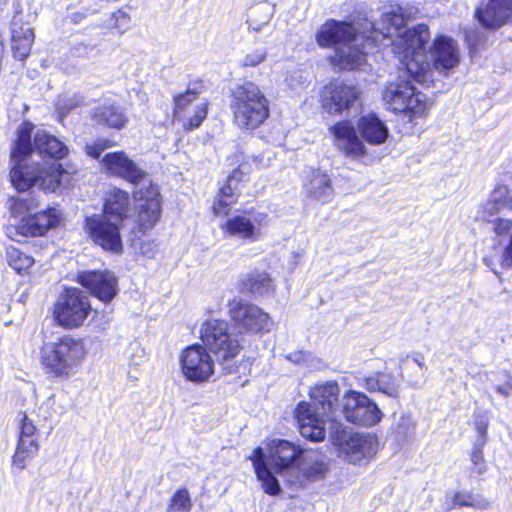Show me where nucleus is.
Instances as JSON below:
<instances>
[{"label": "nucleus", "mask_w": 512, "mask_h": 512, "mask_svg": "<svg viewBox=\"0 0 512 512\" xmlns=\"http://www.w3.org/2000/svg\"><path fill=\"white\" fill-rule=\"evenodd\" d=\"M201 343H193L181 350L180 370L192 383L202 384L215 372L214 359L221 365L236 359L244 349L240 340L230 332L226 320L208 318L199 329Z\"/></svg>", "instance_id": "1"}, {"label": "nucleus", "mask_w": 512, "mask_h": 512, "mask_svg": "<svg viewBox=\"0 0 512 512\" xmlns=\"http://www.w3.org/2000/svg\"><path fill=\"white\" fill-rule=\"evenodd\" d=\"M430 39L429 29L419 24L410 29L394 43V54L402 65L404 74L418 83L429 80L431 67L439 73H447L459 63V51L455 41L445 36H438L427 52L426 45Z\"/></svg>", "instance_id": "2"}, {"label": "nucleus", "mask_w": 512, "mask_h": 512, "mask_svg": "<svg viewBox=\"0 0 512 512\" xmlns=\"http://www.w3.org/2000/svg\"><path fill=\"white\" fill-rule=\"evenodd\" d=\"M405 23L406 19L401 7L383 13L378 23L367 18L364 24L354 22V80H371L372 69L368 63L370 51L376 47L380 37L383 39L396 37L392 42L394 52L395 41L410 30H406L403 34L399 33Z\"/></svg>", "instance_id": "3"}, {"label": "nucleus", "mask_w": 512, "mask_h": 512, "mask_svg": "<svg viewBox=\"0 0 512 512\" xmlns=\"http://www.w3.org/2000/svg\"><path fill=\"white\" fill-rule=\"evenodd\" d=\"M86 355L84 340L65 334L41 345L38 362L47 379L66 381L78 372Z\"/></svg>", "instance_id": "4"}, {"label": "nucleus", "mask_w": 512, "mask_h": 512, "mask_svg": "<svg viewBox=\"0 0 512 512\" xmlns=\"http://www.w3.org/2000/svg\"><path fill=\"white\" fill-rule=\"evenodd\" d=\"M229 98L232 123L241 131H255L270 118V101L253 81L235 85Z\"/></svg>", "instance_id": "5"}, {"label": "nucleus", "mask_w": 512, "mask_h": 512, "mask_svg": "<svg viewBox=\"0 0 512 512\" xmlns=\"http://www.w3.org/2000/svg\"><path fill=\"white\" fill-rule=\"evenodd\" d=\"M35 125L24 119L15 132L9 152L8 178L11 186L18 192H26L36 186L39 162L31 161L34 153L32 133Z\"/></svg>", "instance_id": "6"}, {"label": "nucleus", "mask_w": 512, "mask_h": 512, "mask_svg": "<svg viewBox=\"0 0 512 512\" xmlns=\"http://www.w3.org/2000/svg\"><path fill=\"white\" fill-rule=\"evenodd\" d=\"M315 41L322 49H332L326 57L335 72L352 70V21L329 18L315 33Z\"/></svg>", "instance_id": "7"}, {"label": "nucleus", "mask_w": 512, "mask_h": 512, "mask_svg": "<svg viewBox=\"0 0 512 512\" xmlns=\"http://www.w3.org/2000/svg\"><path fill=\"white\" fill-rule=\"evenodd\" d=\"M91 312L89 296L74 286H64L50 308L54 324L67 331L81 328Z\"/></svg>", "instance_id": "8"}, {"label": "nucleus", "mask_w": 512, "mask_h": 512, "mask_svg": "<svg viewBox=\"0 0 512 512\" xmlns=\"http://www.w3.org/2000/svg\"><path fill=\"white\" fill-rule=\"evenodd\" d=\"M226 306L230 332L239 340L240 336L263 335L271 330L270 315L256 304L234 297L228 300Z\"/></svg>", "instance_id": "9"}, {"label": "nucleus", "mask_w": 512, "mask_h": 512, "mask_svg": "<svg viewBox=\"0 0 512 512\" xmlns=\"http://www.w3.org/2000/svg\"><path fill=\"white\" fill-rule=\"evenodd\" d=\"M134 206L132 219L134 234L145 236L161 222L164 199L157 184L149 181L147 185L133 192Z\"/></svg>", "instance_id": "10"}, {"label": "nucleus", "mask_w": 512, "mask_h": 512, "mask_svg": "<svg viewBox=\"0 0 512 512\" xmlns=\"http://www.w3.org/2000/svg\"><path fill=\"white\" fill-rule=\"evenodd\" d=\"M122 225L98 214L86 216L83 220L87 238L105 253L113 255H121L124 251Z\"/></svg>", "instance_id": "11"}, {"label": "nucleus", "mask_w": 512, "mask_h": 512, "mask_svg": "<svg viewBox=\"0 0 512 512\" xmlns=\"http://www.w3.org/2000/svg\"><path fill=\"white\" fill-rule=\"evenodd\" d=\"M201 92L202 89L187 88L173 96L172 117L181 124L185 133L200 128L208 117L210 102L207 99L196 105L191 115H187L188 107L198 99Z\"/></svg>", "instance_id": "12"}, {"label": "nucleus", "mask_w": 512, "mask_h": 512, "mask_svg": "<svg viewBox=\"0 0 512 512\" xmlns=\"http://www.w3.org/2000/svg\"><path fill=\"white\" fill-rule=\"evenodd\" d=\"M383 100L389 110L395 113H409L412 121L425 110L421 93L408 81L389 84L383 92Z\"/></svg>", "instance_id": "13"}, {"label": "nucleus", "mask_w": 512, "mask_h": 512, "mask_svg": "<svg viewBox=\"0 0 512 512\" xmlns=\"http://www.w3.org/2000/svg\"><path fill=\"white\" fill-rule=\"evenodd\" d=\"M75 281L93 298L104 304H110L119 292L116 275L107 269L79 271Z\"/></svg>", "instance_id": "14"}, {"label": "nucleus", "mask_w": 512, "mask_h": 512, "mask_svg": "<svg viewBox=\"0 0 512 512\" xmlns=\"http://www.w3.org/2000/svg\"><path fill=\"white\" fill-rule=\"evenodd\" d=\"M62 213L53 206L23 215L15 226L18 235L25 238L45 237L51 230L61 226Z\"/></svg>", "instance_id": "15"}, {"label": "nucleus", "mask_w": 512, "mask_h": 512, "mask_svg": "<svg viewBox=\"0 0 512 512\" xmlns=\"http://www.w3.org/2000/svg\"><path fill=\"white\" fill-rule=\"evenodd\" d=\"M100 164L107 175L121 178L135 186L146 178V172L123 150L106 153Z\"/></svg>", "instance_id": "16"}, {"label": "nucleus", "mask_w": 512, "mask_h": 512, "mask_svg": "<svg viewBox=\"0 0 512 512\" xmlns=\"http://www.w3.org/2000/svg\"><path fill=\"white\" fill-rule=\"evenodd\" d=\"M293 417L298 432L305 440L319 443L326 439V422L311 403L299 401L293 410Z\"/></svg>", "instance_id": "17"}, {"label": "nucleus", "mask_w": 512, "mask_h": 512, "mask_svg": "<svg viewBox=\"0 0 512 512\" xmlns=\"http://www.w3.org/2000/svg\"><path fill=\"white\" fill-rule=\"evenodd\" d=\"M268 219V214L259 212L251 219L244 214L227 218L220 225L225 238H238L242 241H257L261 236L260 226Z\"/></svg>", "instance_id": "18"}, {"label": "nucleus", "mask_w": 512, "mask_h": 512, "mask_svg": "<svg viewBox=\"0 0 512 512\" xmlns=\"http://www.w3.org/2000/svg\"><path fill=\"white\" fill-rule=\"evenodd\" d=\"M354 380L358 386L369 392L379 391L392 398H397L400 393L399 381L392 374L383 375L380 379L373 361L364 363L363 367L354 373Z\"/></svg>", "instance_id": "19"}, {"label": "nucleus", "mask_w": 512, "mask_h": 512, "mask_svg": "<svg viewBox=\"0 0 512 512\" xmlns=\"http://www.w3.org/2000/svg\"><path fill=\"white\" fill-rule=\"evenodd\" d=\"M319 103L328 114H341L352 105V86L338 79L330 80L320 90Z\"/></svg>", "instance_id": "20"}, {"label": "nucleus", "mask_w": 512, "mask_h": 512, "mask_svg": "<svg viewBox=\"0 0 512 512\" xmlns=\"http://www.w3.org/2000/svg\"><path fill=\"white\" fill-rule=\"evenodd\" d=\"M132 206L130 193L125 189L113 186L103 195L101 216L124 224L131 218Z\"/></svg>", "instance_id": "21"}, {"label": "nucleus", "mask_w": 512, "mask_h": 512, "mask_svg": "<svg viewBox=\"0 0 512 512\" xmlns=\"http://www.w3.org/2000/svg\"><path fill=\"white\" fill-rule=\"evenodd\" d=\"M303 453V448L285 439H273L268 444V461L275 473L290 468Z\"/></svg>", "instance_id": "22"}, {"label": "nucleus", "mask_w": 512, "mask_h": 512, "mask_svg": "<svg viewBox=\"0 0 512 512\" xmlns=\"http://www.w3.org/2000/svg\"><path fill=\"white\" fill-rule=\"evenodd\" d=\"M89 116L98 127L111 130L125 129L129 123L125 108L115 102H104L95 106Z\"/></svg>", "instance_id": "23"}, {"label": "nucleus", "mask_w": 512, "mask_h": 512, "mask_svg": "<svg viewBox=\"0 0 512 512\" xmlns=\"http://www.w3.org/2000/svg\"><path fill=\"white\" fill-rule=\"evenodd\" d=\"M479 23L489 29H496L512 22V0H489L475 11Z\"/></svg>", "instance_id": "24"}, {"label": "nucleus", "mask_w": 512, "mask_h": 512, "mask_svg": "<svg viewBox=\"0 0 512 512\" xmlns=\"http://www.w3.org/2000/svg\"><path fill=\"white\" fill-rule=\"evenodd\" d=\"M308 199L325 204L334 197V188L329 174L319 168L311 169L303 185Z\"/></svg>", "instance_id": "25"}, {"label": "nucleus", "mask_w": 512, "mask_h": 512, "mask_svg": "<svg viewBox=\"0 0 512 512\" xmlns=\"http://www.w3.org/2000/svg\"><path fill=\"white\" fill-rule=\"evenodd\" d=\"M34 38L33 29L15 15L11 22V52L16 60L24 62L29 57Z\"/></svg>", "instance_id": "26"}, {"label": "nucleus", "mask_w": 512, "mask_h": 512, "mask_svg": "<svg viewBox=\"0 0 512 512\" xmlns=\"http://www.w3.org/2000/svg\"><path fill=\"white\" fill-rule=\"evenodd\" d=\"M502 210L512 211V176L507 181L497 184L478 213L481 219L488 221Z\"/></svg>", "instance_id": "27"}, {"label": "nucleus", "mask_w": 512, "mask_h": 512, "mask_svg": "<svg viewBox=\"0 0 512 512\" xmlns=\"http://www.w3.org/2000/svg\"><path fill=\"white\" fill-rule=\"evenodd\" d=\"M384 414L367 395L354 390V425L373 427L379 424Z\"/></svg>", "instance_id": "28"}, {"label": "nucleus", "mask_w": 512, "mask_h": 512, "mask_svg": "<svg viewBox=\"0 0 512 512\" xmlns=\"http://www.w3.org/2000/svg\"><path fill=\"white\" fill-rule=\"evenodd\" d=\"M34 152H37L44 159L59 161L69 155L68 146L56 136L48 132H38L32 135Z\"/></svg>", "instance_id": "29"}, {"label": "nucleus", "mask_w": 512, "mask_h": 512, "mask_svg": "<svg viewBox=\"0 0 512 512\" xmlns=\"http://www.w3.org/2000/svg\"><path fill=\"white\" fill-rule=\"evenodd\" d=\"M69 172L59 162H53L46 166L40 164L36 186L45 193H53L58 190L64 181H68Z\"/></svg>", "instance_id": "30"}, {"label": "nucleus", "mask_w": 512, "mask_h": 512, "mask_svg": "<svg viewBox=\"0 0 512 512\" xmlns=\"http://www.w3.org/2000/svg\"><path fill=\"white\" fill-rule=\"evenodd\" d=\"M358 132L362 139L373 145L384 143L389 136L387 126L375 113H368L359 118Z\"/></svg>", "instance_id": "31"}, {"label": "nucleus", "mask_w": 512, "mask_h": 512, "mask_svg": "<svg viewBox=\"0 0 512 512\" xmlns=\"http://www.w3.org/2000/svg\"><path fill=\"white\" fill-rule=\"evenodd\" d=\"M238 290L244 294L263 295L274 292L275 286L268 272L255 269L240 278Z\"/></svg>", "instance_id": "32"}, {"label": "nucleus", "mask_w": 512, "mask_h": 512, "mask_svg": "<svg viewBox=\"0 0 512 512\" xmlns=\"http://www.w3.org/2000/svg\"><path fill=\"white\" fill-rule=\"evenodd\" d=\"M379 450V441L376 434L371 432H354V465L368 464Z\"/></svg>", "instance_id": "33"}, {"label": "nucleus", "mask_w": 512, "mask_h": 512, "mask_svg": "<svg viewBox=\"0 0 512 512\" xmlns=\"http://www.w3.org/2000/svg\"><path fill=\"white\" fill-rule=\"evenodd\" d=\"M5 259L8 266L21 277H29L36 263L31 254L14 245H8L5 248Z\"/></svg>", "instance_id": "34"}, {"label": "nucleus", "mask_w": 512, "mask_h": 512, "mask_svg": "<svg viewBox=\"0 0 512 512\" xmlns=\"http://www.w3.org/2000/svg\"><path fill=\"white\" fill-rule=\"evenodd\" d=\"M339 394L340 388L336 382H326L315 385L310 391V398L324 410L332 411L333 406L338 402Z\"/></svg>", "instance_id": "35"}, {"label": "nucleus", "mask_w": 512, "mask_h": 512, "mask_svg": "<svg viewBox=\"0 0 512 512\" xmlns=\"http://www.w3.org/2000/svg\"><path fill=\"white\" fill-rule=\"evenodd\" d=\"M332 141L345 155H352V122L348 119L337 121L329 128Z\"/></svg>", "instance_id": "36"}, {"label": "nucleus", "mask_w": 512, "mask_h": 512, "mask_svg": "<svg viewBox=\"0 0 512 512\" xmlns=\"http://www.w3.org/2000/svg\"><path fill=\"white\" fill-rule=\"evenodd\" d=\"M330 441L338 457L350 458L352 454V432L342 425H335L330 434Z\"/></svg>", "instance_id": "37"}, {"label": "nucleus", "mask_w": 512, "mask_h": 512, "mask_svg": "<svg viewBox=\"0 0 512 512\" xmlns=\"http://www.w3.org/2000/svg\"><path fill=\"white\" fill-rule=\"evenodd\" d=\"M39 449L38 441L17 440L16 450L12 456V466L18 470L25 469L28 462L37 456Z\"/></svg>", "instance_id": "38"}, {"label": "nucleus", "mask_w": 512, "mask_h": 512, "mask_svg": "<svg viewBox=\"0 0 512 512\" xmlns=\"http://www.w3.org/2000/svg\"><path fill=\"white\" fill-rule=\"evenodd\" d=\"M230 161V165H236L242 172L250 175L254 171L255 168H261L263 163V158L259 155L246 156L244 152L237 151L227 158Z\"/></svg>", "instance_id": "39"}, {"label": "nucleus", "mask_w": 512, "mask_h": 512, "mask_svg": "<svg viewBox=\"0 0 512 512\" xmlns=\"http://www.w3.org/2000/svg\"><path fill=\"white\" fill-rule=\"evenodd\" d=\"M329 471V462L324 458L307 463L302 469L301 475L308 482H316L326 477Z\"/></svg>", "instance_id": "40"}, {"label": "nucleus", "mask_w": 512, "mask_h": 512, "mask_svg": "<svg viewBox=\"0 0 512 512\" xmlns=\"http://www.w3.org/2000/svg\"><path fill=\"white\" fill-rule=\"evenodd\" d=\"M192 500L189 491L185 487H181L171 496L167 511L168 512H190L192 509Z\"/></svg>", "instance_id": "41"}, {"label": "nucleus", "mask_w": 512, "mask_h": 512, "mask_svg": "<svg viewBox=\"0 0 512 512\" xmlns=\"http://www.w3.org/2000/svg\"><path fill=\"white\" fill-rule=\"evenodd\" d=\"M416 423L410 414H402L394 426L395 439L404 442L414 435Z\"/></svg>", "instance_id": "42"}, {"label": "nucleus", "mask_w": 512, "mask_h": 512, "mask_svg": "<svg viewBox=\"0 0 512 512\" xmlns=\"http://www.w3.org/2000/svg\"><path fill=\"white\" fill-rule=\"evenodd\" d=\"M484 445L474 444L470 454L469 473L471 477H478L487 471V464L483 454Z\"/></svg>", "instance_id": "43"}, {"label": "nucleus", "mask_w": 512, "mask_h": 512, "mask_svg": "<svg viewBox=\"0 0 512 512\" xmlns=\"http://www.w3.org/2000/svg\"><path fill=\"white\" fill-rule=\"evenodd\" d=\"M258 480L261 482L264 492L270 496H276L281 492L280 484L277 478L272 474L269 468L261 469L255 472Z\"/></svg>", "instance_id": "44"}, {"label": "nucleus", "mask_w": 512, "mask_h": 512, "mask_svg": "<svg viewBox=\"0 0 512 512\" xmlns=\"http://www.w3.org/2000/svg\"><path fill=\"white\" fill-rule=\"evenodd\" d=\"M117 143L108 138H97L84 146V152L87 156L98 160L102 153L109 148L115 147Z\"/></svg>", "instance_id": "45"}, {"label": "nucleus", "mask_w": 512, "mask_h": 512, "mask_svg": "<svg viewBox=\"0 0 512 512\" xmlns=\"http://www.w3.org/2000/svg\"><path fill=\"white\" fill-rule=\"evenodd\" d=\"M38 430L33 421L23 414L19 423V435L17 440L27 441H38Z\"/></svg>", "instance_id": "46"}, {"label": "nucleus", "mask_w": 512, "mask_h": 512, "mask_svg": "<svg viewBox=\"0 0 512 512\" xmlns=\"http://www.w3.org/2000/svg\"><path fill=\"white\" fill-rule=\"evenodd\" d=\"M39 202L34 198H14L11 204V210L17 215L28 214L37 209Z\"/></svg>", "instance_id": "47"}, {"label": "nucleus", "mask_w": 512, "mask_h": 512, "mask_svg": "<svg viewBox=\"0 0 512 512\" xmlns=\"http://www.w3.org/2000/svg\"><path fill=\"white\" fill-rule=\"evenodd\" d=\"M236 203L237 202H232V199L217 194L212 204L211 211L215 216L226 217L229 216L232 206Z\"/></svg>", "instance_id": "48"}, {"label": "nucleus", "mask_w": 512, "mask_h": 512, "mask_svg": "<svg viewBox=\"0 0 512 512\" xmlns=\"http://www.w3.org/2000/svg\"><path fill=\"white\" fill-rule=\"evenodd\" d=\"M488 417L486 413H474V425L479 434L475 444L485 445L487 441Z\"/></svg>", "instance_id": "49"}, {"label": "nucleus", "mask_w": 512, "mask_h": 512, "mask_svg": "<svg viewBox=\"0 0 512 512\" xmlns=\"http://www.w3.org/2000/svg\"><path fill=\"white\" fill-rule=\"evenodd\" d=\"M218 195L232 199V202H238L240 193L236 191V185L233 181L225 178L223 184L219 187Z\"/></svg>", "instance_id": "50"}, {"label": "nucleus", "mask_w": 512, "mask_h": 512, "mask_svg": "<svg viewBox=\"0 0 512 512\" xmlns=\"http://www.w3.org/2000/svg\"><path fill=\"white\" fill-rule=\"evenodd\" d=\"M114 19L113 27L117 29L119 33H123L130 27L131 18L128 13L123 10H117L112 15Z\"/></svg>", "instance_id": "51"}, {"label": "nucleus", "mask_w": 512, "mask_h": 512, "mask_svg": "<svg viewBox=\"0 0 512 512\" xmlns=\"http://www.w3.org/2000/svg\"><path fill=\"white\" fill-rule=\"evenodd\" d=\"M266 58V53L264 51H256L253 53H249L244 56L241 62L242 67H255L262 63Z\"/></svg>", "instance_id": "52"}, {"label": "nucleus", "mask_w": 512, "mask_h": 512, "mask_svg": "<svg viewBox=\"0 0 512 512\" xmlns=\"http://www.w3.org/2000/svg\"><path fill=\"white\" fill-rule=\"evenodd\" d=\"M494 232L499 237H506L512 232V220L497 218L494 222Z\"/></svg>", "instance_id": "53"}, {"label": "nucleus", "mask_w": 512, "mask_h": 512, "mask_svg": "<svg viewBox=\"0 0 512 512\" xmlns=\"http://www.w3.org/2000/svg\"><path fill=\"white\" fill-rule=\"evenodd\" d=\"M474 493L468 491H458L453 497V507H470Z\"/></svg>", "instance_id": "54"}, {"label": "nucleus", "mask_w": 512, "mask_h": 512, "mask_svg": "<svg viewBox=\"0 0 512 512\" xmlns=\"http://www.w3.org/2000/svg\"><path fill=\"white\" fill-rule=\"evenodd\" d=\"M253 463L254 471H260V468H267V464L265 462V455L263 449L261 447H256L253 451L252 456L249 457Z\"/></svg>", "instance_id": "55"}, {"label": "nucleus", "mask_w": 512, "mask_h": 512, "mask_svg": "<svg viewBox=\"0 0 512 512\" xmlns=\"http://www.w3.org/2000/svg\"><path fill=\"white\" fill-rule=\"evenodd\" d=\"M504 377V383L495 385V389L502 396L508 397L512 393V376L505 373Z\"/></svg>", "instance_id": "56"}, {"label": "nucleus", "mask_w": 512, "mask_h": 512, "mask_svg": "<svg viewBox=\"0 0 512 512\" xmlns=\"http://www.w3.org/2000/svg\"><path fill=\"white\" fill-rule=\"evenodd\" d=\"M489 506H490V502L486 497H484L481 494L474 493L470 507H472L474 509L485 510V509L489 508Z\"/></svg>", "instance_id": "57"}, {"label": "nucleus", "mask_w": 512, "mask_h": 512, "mask_svg": "<svg viewBox=\"0 0 512 512\" xmlns=\"http://www.w3.org/2000/svg\"><path fill=\"white\" fill-rule=\"evenodd\" d=\"M248 176L245 172H242L238 167H235L227 176V178L234 183L247 182Z\"/></svg>", "instance_id": "58"}, {"label": "nucleus", "mask_w": 512, "mask_h": 512, "mask_svg": "<svg viewBox=\"0 0 512 512\" xmlns=\"http://www.w3.org/2000/svg\"><path fill=\"white\" fill-rule=\"evenodd\" d=\"M353 151H354V158L358 157V156H363L366 153L364 144L358 139V137H357L355 132H354V148H353Z\"/></svg>", "instance_id": "59"}, {"label": "nucleus", "mask_w": 512, "mask_h": 512, "mask_svg": "<svg viewBox=\"0 0 512 512\" xmlns=\"http://www.w3.org/2000/svg\"><path fill=\"white\" fill-rule=\"evenodd\" d=\"M504 261L507 265L512 267V234H511L510 242L504 251Z\"/></svg>", "instance_id": "60"}, {"label": "nucleus", "mask_w": 512, "mask_h": 512, "mask_svg": "<svg viewBox=\"0 0 512 512\" xmlns=\"http://www.w3.org/2000/svg\"><path fill=\"white\" fill-rule=\"evenodd\" d=\"M414 362L419 366V367H424V362L422 360V357H420L419 355L415 356L413 358Z\"/></svg>", "instance_id": "61"}, {"label": "nucleus", "mask_w": 512, "mask_h": 512, "mask_svg": "<svg viewBox=\"0 0 512 512\" xmlns=\"http://www.w3.org/2000/svg\"><path fill=\"white\" fill-rule=\"evenodd\" d=\"M353 99H354V102L357 100V97H356V87L354 86V96H353Z\"/></svg>", "instance_id": "62"}]
</instances>
